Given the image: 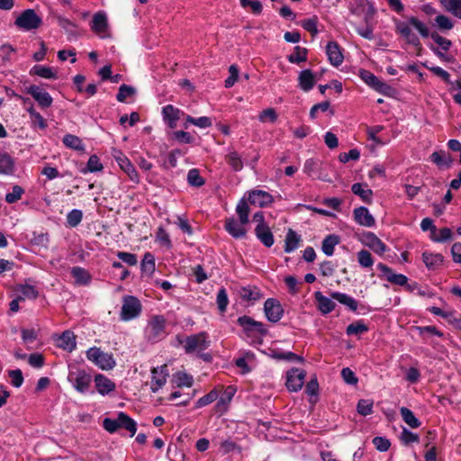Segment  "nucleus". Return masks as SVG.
<instances>
[{"label": "nucleus", "instance_id": "nucleus-1", "mask_svg": "<svg viewBox=\"0 0 461 461\" xmlns=\"http://www.w3.org/2000/svg\"><path fill=\"white\" fill-rule=\"evenodd\" d=\"M395 32L405 40L408 44L418 47L420 45L419 37L412 32V26L422 38L430 37L443 51H447L452 46L450 40L442 37L438 32H429V27L416 16L408 17L406 22L395 20Z\"/></svg>", "mask_w": 461, "mask_h": 461}, {"label": "nucleus", "instance_id": "nucleus-2", "mask_svg": "<svg viewBox=\"0 0 461 461\" xmlns=\"http://www.w3.org/2000/svg\"><path fill=\"white\" fill-rule=\"evenodd\" d=\"M104 429L109 433H115L119 429H125L133 437L137 431V423L123 411H120L116 419L105 418L103 420Z\"/></svg>", "mask_w": 461, "mask_h": 461}, {"label": "nucleus", "instance_id": "nucleus-3", "mask_svg": "<svg viewBox=\"0 0 461 461\" xmlns=\"http://www.w3.org/2000/svg\"><path fill=\"white\" fill-rule=\"evenodd\" d=\"M146 336L149 341L157 342L166 336V319L162 315L153 316L146 328Z\"/></svg>", "mask_w": 461, "mask_h": 461}, {"label": "nucleus", "instance_id": "nucleus-4", "mask_svg": "<svg viewBox=\"0 0 461 461\" xmlns=\"http://www.w3.org/2000/svg\"><path fill=\"white\" fill-rule=\"evenodd\" d=\"M68 380L78 393H85L90 388L92 376L84 369H75L69 371Z\"/></svg>", "mask_w": 461, "mask_h": 461}, {"label": "nucleus", "instance_id": "nucleus-5", "mask_svg": "<svg viewBox=\"0 0 461 461\" xmlns=\"http://www.w3.org/2000/svg\"><path fill=\"white\" fill-rule=\"evenodd\" d=\"M141 309V303L137 297L131 295L124 296L120 314L121 320L128 321L137 318L140 314Z\"/></svg>", "mask_w": 461, "mask_h": 461}, {"label": "nucleus", "instance_id": "nucleus-6", "mask_svg": "<svg viewBox=\"0 0 461 461\" xmlns=\"http://www.w3.org/2000/svg\"><path fill=\"white\" fill-rule=\"evenodd\" d=\"M210 346L208 336L205 332L190 335L184 341V348L186 354L202 352Z\"/></svg>", "mask_w": 461, "mask_h": 461}, {"label": "nucleus", "instance_id": "nucleus-7", "mask_svg": "<svg viewBox=\"0 0 461 461\" xmlns=\"http://www.w3.org/2000/svg\"><path fill=\"white\" fill-rule=\"evenodd\" d=\"M14 23L20 29L32 31L41 26V18L33 9H26L16 18Z\"/></svg>", "mask_w": 461, "mask_h": 461}, {"label": "nucleus", "instance_id": "nucleus-8", "mask_svg": "<svg viewBox=\"0 0 461 461\" xmlns=\"http://www.w3.org/2000/svg\"><path fill=\"white\" fill-rule=\"evenodd\" d=\"M430 70L450 86L449 92L457 91L453 94L452 97L454 102L461 106V80L452 81L450 79V74L440 67H433Z\"/></svg>", "mask_w": 461, "mask_h": 461}, {"label": "nucleus", "instance_id": "nucleus-9", "mask_svg": "<svg viewBox=\"0 0 461 461\" xmlns=\"http://www.w3.org/2000/svg\"><path fill=\"white\" fill-rule=\"evenodd\" d=\"M26 93L32 95L41 109L50 107L53 103L51 95L40 86L31 85L26 88Z\"/></svg>", "mask_w": 461, "mask_h": 461}, {"label": "nucleus", "instance_id": "nucleus-10", "mask_svg": "<svg viewBox=\"0 0 461 461\" xmlns=\"http://www.w3.org/2000/svg\"><path fill=\"white\" fill-rule=\"evenodd\" d=\"M237 322L243 328L244 332L248 336H250L253 333L265 335L267 332L262 322L257 321L247 315L239 317Z\"/></svg>", "mask_w": 461, "mask_h": 461}, {"label": "nucleus", "instance_id": "nucleus-11", "mask_svg": "<svg viewBox=\"0 0 461 461\" xmlns=\"http://www.w3.org/2000/svg\"><path fill=\"white\" fill-rule=\"evenodd\" d=\"M168 376L167 365L153 367L151 369L150 389L153 393L158 392L166 384Z\"/></svg>", "mask_w": 461, "mask_h": 461}, {"label": "nucleus", "instance_id": "nucleus-12", "mask_svg": "<svg viewBox=\"0 0 461 461\" xmlns=\"http://www.w3.org/2000/svg\"><path fill=\"white\" fill-rule=\"evenodd\" d=\"M264 312L269 321L277 322L282 318L284 310L279 301L269 298L264 303Z\"/></svg>", "mask_w": 461, "mask_h": 461}, {"label": "nucleus", "instance_id": "nucleus-13", "mask_svg": "<svg viewBox=\"0 0 461 461\" xmlns=\"http://www.w3.org/2000/svg\"><path fill=\"white\" fill-rule=\"evenodd\" d=\"M361 78L371 87H373L377 92L387 95L391 86L386 83L381 81L376 76L367 70L361 71Z\"/></svg>", "mask_w": 461, "mask_h": 461}, {"label": "nucleus", "instance_id": "nucleus-14", "mask_svg": "<svg viewBox=\"0 0 461 461\" xmlns=\"http://www.w3.org/2000/svg\"><path fill=\"white\" fill-rule=\"evenodd\" d=\"M305 372L298 368H293L287 372L286 386L291 392H297L303 387Z\"/></svg>", "mask_w": 461, "mask_h": 461}, {"label": "nucleus", "instance_id": "nucleus-15", "mask_svg": "<svg viewBox=\"0 0 461 461\" xmlns=\"http://www.w3.org/2000/svg\"><path fill=\"white\" fill-rule=\"evenodd\" d=\"M421 259L429 271H437L441 268L444 263V257L440 253L424 251Z\"/></svg>", "mask_w": 461, "mask_h": 461}, {"label": "nucleus", "instance_id": "nucleus-16", "mask_svg": "<svg viewBox=\"0 0 461 461\" xmlns=\"http://www.w3.org/2000/svg\"><path fill=\"white\" fill-rule=\"evenodd\" d=\"M246 223H241V221H238L234 218H228L225 221V230L226 231L231 235L235 239H242L247 235V230L244 225Z\"/></svg>", "mask_w": 461, "mask_h": 461}, {"label": "nucleus", "instance_id": "nucleus-17", "mask_svg": "<svg viewBox=\"0 0 461 461\" xmlns=\"http://www.w3.org/2000/svg\"><path fill=\"white\" fill-rule=\"evenodd\" d=\"M363 243L378 255H383L388 249L387 246L373 232L365 234Z\"/></svg>", "mask_w": 461, "mask_h": 461}, {"label": "nucleus", "instance_id": "nucleus-18", "mask_svg": "<svg viewBox=\"0 0 461 461\" xmlns=\"http://www.w3.org/2000/svg\"><path fill=\"white\" fill-rule=\"evenodd\" d=\"M249 202L256 206L265 207L273 202V196L263 190H253L249 194Z\"/></svg>", "mask_w": 461, "mask_h": 461}, {"label": "nucleus", "instance_id": "nucleus-19", "mask_svg": "<svg viewBox=\"0 0 461 461\" xmlns=\"http://www.w3.org/2000/svg\"><path fill=\"white\" fill-rule=\"evenodd\" d=\"M326 54L331 65L339 67L342 64L344 57L339 45L336 41L328 42Z\"/></svg>", "mask_w": 461, "mask_h": 461}, {"label": "nucleus", "instance_id": "nucleus-20", "mask_svg": "<svg viewBox=\"0 0 461 461\" xmlns=\"http://www.w3.org/2000/svg\"><path fill=\"white\" fill-rule=\"evenodd\" d=\"M377 268L385 276L388 282L401 286L407 285L408 277L406 276L394 274L389 267L383 263H379Z\"/></svg>", "mask_w": 461, "mask_h": 461}, {"label": "nucleus", "instance_id": "nucleus-21", "mask_svg": "<svg viewBox=\"0 0 461 461\" xmlns=\"http://www.w3.org/2000/svg\"><path fill=\"white\" fill-rule=\"evenodd\" d=\"M116 161L120 166L121 169L127 174L129 178L133 183L137 184L140 182L138 172L136 171L134 166L131 164V162L126 156H124L123 154H120V156L116 158Z\"/></svg>", "mask_w": 461, "mask_h": 461}, {"label": "nucleus", "instance_id": "nucleus-22", "mask_svg": "<svg viewBox=\"0 0 461 461\" xmlns=\"http://www.w3.org/2000/svg\"><path fill=\"white\" fill-rule=\"evenodd\" d=\"M353 214L355 221L362 226L372 227L375 224V218L369 212L368 209L364 206L356 208Z\"/></svg>", "mask_w": 461, "mask_h": 461}, {"label": "nucleus", "instance_id": "nucleus-23", "mask_svg": "<svg viewBox=\"0 0 461 461\" xmlns=\"http://www.w3.org/2000/svg\"><path fill=\"white\" fill-rule=\"evenodd\" d=\"M107 17L104 13H97L93 16L91 30L96 34L104 37L107 32Z\"/></svg>", "mask_w": 461, "mask_h": 461}, {"label": "nucleus", "instance_id": "nucleus-24", "mask_svg": "<svg viewBox=\"0 0 461 461\" xmlns=\"http://www.w3.org/2000/svg\"><path fill=\"white\" fill-rule=\"evenodd\" d=\"M255 234L262 244L270 248L275 242L274 235L268 225H257L255 228Z\"/></svg>", "mask_w": 461, "mask_h": 461}, {"label": "nucleus", "instance_id": "nucleus-25", "mask_svg": "<svg viewBox=\"0 0 461 461\" xmlns=\"http://www.w3.org/2000/svg\"><path fill=\"white\" fill-rule=\"evenodd\" d=\"M314 298L317 308L322 314H328L335 309L336 303L330 298L324 296L321 292H315Z\"/></svg>", "mask_w": 461, "mask_h": 461}, {"label": "nucleus", "instance_id": "nucleus-26", "mask_svg": "<svg viewBox=\"0 0 461 461\" xmlns=\"http://www.w3.org/2000/svg\"><path fill=\"white\" fill-rule=\"evenodd\" d=\"M95 383L97 392L102 395L108 394L115 389V384L111 379L101 374L95 375Z\"/></svg>", "mask_w": 461, "mask_h": 461}, {"label": "nucleus", "instance_id": "nucleus-27", "mask_svg": "<svg viewBox=\"0 0 461 461\" xmlns=\"http://www.w3.org/2000/svg\"><path fill=\"white\" fill-rule=\"evenodd\" d=\"M163 118L167 122L169 127L174 128L176 122L180 119V115L184 114L179 109L174 107L172 104H167L162 109Z\"/></svg>", "mask_w": 461, "mask_h": 461}, {"label": "nucleus", "instance_id": "nucleus-28", "mask_svg": "<svg viewBox=\"0 0 461 461\" xmlns=\"http://www.w3.org/2000/svg\"><path fill=\"white\" fill-rule=\"evenodd\" d=\"M299 86L305 92L310 91L315 85V76L310 69H304L299 74Z\"/></svg>", "mask_w": 461, "mask_h": 461}, {"label": "nucleus", "instance_id": "nucleus-29", "mask_svg": "<svg viewBox=\"0 0 461 461\" xmlns=\"http://www.w3.org/2000/svg\"><path fill=\"white\" fill-rule=\"evenodd\" d=\"M30 75H32V76L35 75V76H38L40 77L46 78V79H57L58 78V74H57L56 70H54L50 67H46V66H42V65L33 66L30 70Z\"/></svg>", "mask_w": 461, "mask_h": 461}, {"label": "nucleus", "instance_id": "nucleus-30", "mask_svg": "<svg viewBox=\"0 0 461 461\" xmlns=\"http://www.w3.org/2000/svg\"><path fill=\"white\" fill-rule=\"evenodd\" d=\"M239 296L248 302L258 301L261 297L260 290L256 286H243L238 290Z\"/></svg>", "mask_w": 461, "mask_h": 461}, {"label": "nucleus", "instance_id": "nucleus-31", "mask_svg": "<svg viewBox=\"0 0 461 461\" xmlns=\"http://www.w3.org/2000/svg\"><path fill=\"white\" fill-rule=\"evenodd\" d=\"M301 240V236L289 229L285 240V252L291 253L294 251L299 247Z\"/></svg>", "mask_w": 461, "mask_h": 461}, {"label": "nucleus", "instance_id": "nucleus-32", "mask_svg": "<svg viewBox=\"0 0 461 461\" xmlns=\"http://www.w3.org/2000/svg\"><path fill=\"white\" fill-rule=\"evenodd\" d=\"M351 191L354 194L358 195L365 203H371L373 192L371 189L367 188L366 185L355 183L351 186Z\"/></svg>", "mask_w": 461, "mask_h": 461}, {"label": "nucleus", "instance_id": "nucleus-33", "mask_svg": "<svg viewBox=\"0 0 461 461\" xmlns=\"http://www.w3.org/2000/svg\"><path fill=\"white\" fill-rule=\"evenodd\" d=\"M14 171V158L6 152H0V174L11 175Z\"/></svg>", "mask_w": 461, "mask_h": 461}, {"label": "nucleus", "instance_id": "nucleus-34", "mask_svg": "<svg viewBox=\"0 0 461 461\" xmlns=\"http://www.w3.org/2000/svg\"><path fill=\"white\" fill-rule=\"evenodd\" d=\"M59 347L72 351L76 348V338L72 331H64L59 339Z\"/></svg>", "mask_w": 461, "mask_h": 461}, {"label": "nucleus", "instance_id": "nucleus-35", "mask_svg": "<svg viewBox=\"0 0 461 461\" xmlns=\"http://www.w3.org/2000/svg\"><path fill=\"white\" fill-rule=\"evenodd\" d=\"M330 295L332 299H335L341 304L346 305L349 310L353 312L357 311L358 303L353 297L339 292H333Z\"/></svg>", "mask_w": 461, "mask_h": 461}, {"label": "nucleus", "instance_id": "nucleus-36", "mask_svg": "<svg viewBox=\"0 0 461 461\" xmlns=\"http://www.w3.org/2000/svg\"><path fill=\"white\" fill-rule=\"evenodd\" d=\"M340 241L338 235L330 234L322 240L321 250L327 256H331L334 253V248Z\"/></svg>", "mask_w": 461, "mask_h": 461}, {"label": "nucleus", "instance_id": "nucleus-37", "mask_svg": "<svg viewBox=\"0 0 461 461\" xmlns=\"http://www.w3.org/2000/svg\"><path fill=\"white\" fill-rule=\"evenodd\" d=\"M71 275L77 285H88L91 280V276L88 271L80 267H72Z\"/></svg>", "mask_w": 461, "mask_h": 461}, {"label": "nucleus", "instance_id": "nucleus-38", "mask_svg": "<svg viewBox=\"0 0 461 461\" xmlns=\"http://www.w3.org/2000/svg\"><path fill=\"white\" fill-rule=\"evenodd\" d=\"M63 143L64 145L71 149L77 150V151H85V145L82 142V140L73 134H66L63 137Z\"/></svg>", "mask_w": 461, "mask_h": 461}, {"label": "nucleus", "instance_id": "nucleus-39", "mask_svg": "<svg viewBox=\"0 0 461 461\" xmlns=\"http://www.w3.org/2000/svg\"><path fill=\"white\" fill-rule=\"evenodd\" d=\"M400 413L403 421L408 424L411 428L416 429L420 426V421L415 417L414 413L407 407H402Z\"/></svg>", "mask_w": 461, "mask_h": 461}, {"label": "nucleus", "instance_id": "nucleus-40", "mask_svg": "<svg viewBox=\"0 0 461 461\" xmlns=\"http://www.w3.org/2000/svg\"><path fill=\"white\" fill-rule=\"evenodd\" d=\"M225 159L234 171H240L243 168V161L237 151H231L226 155Z\"/></svg>", "mask_w": 461, "mask_h": 461}, {"label": "nucleus", "instance_id": "nucleus-41", "mask_svg": "<svg viewBox=\"0 0 461 461\" xmlns=\"http://www.w3.org/2000/svg\"><path fill=\"white\" fill-rule=\"evenodd\" d=\"M95 365L104 370H110L114 367L115 360L111 354L103 351Z\"/></svg>", "mask_w": 461, "mask_h": 461}, {"label": "nucleus", "instance_id": "nucleus-42", "mask_svg": "<svg viewBox=\"0 0 461 461\" xmlns=\"http://www.w3.org/2000/svg\"><path fill=\"white\" fill-rule=\"evenodd\" d=\"M368 330L367 325L364 323L363 321H357L352 323H350L346 330V333L348 336L352 335H360Z\"/></svg>", "mask_w": 461, "mask_h": 461}, {"label": "nucleus", "instance_id": "nucleus-43", "mask_svg": "<svg viewBox=\"0 0 461 461\" xmlns=\"http://www.w3.org/2000/svg\"><path fill=\"white\" fill-rule=\"evenodd\" d=\"M287 59L291 63H301L307 59V50L300 46H296L292 54L287 57Z\"/></svg>", "mask_w": 461, "mask_h": 461}, {"label": "nucleus", "instance_id": "nucleus-44", "mask_svg": "<svg viewBox=\"0 0 461 461\" xmlns=\"http://www.w3.org/2000/svg\"><path fill=\"white\" fill-rule=\"evenodd\" d=\"M57 22L59 25L69 35H77V25L75 23L71 22L70 20L61 16V15H55Z\"/></svg>", "mask_w": 461, "mask_h": 461}, {"label": "nucleus", "instance_id": "nucleus-45", "mask_svg": "<svg viewBox=\"0 0 461 461\" xmlns=\"http://www.w3.org/2000/svg\"><path fill=\"white\" fill-rule=\"evenodd\" d=\"M236 212L241 223L249 222V207L245 199H241L236 207Z\"/></svg>", "mask_w": 461, "mask_h": 461}, {"label": "nucleus", "instance_id": "nucleus-46", "mask_svg": "<svg viewBox=\"0 0 461 461\" xmlns=\"http://www.w3.org/2000/svg\"><path fill=\"white\" fill-rule=\"evenodd\" d=\"M441 4L447 11L461 18V0H441Z\"/></svg>", "mask_w": 461, "mask_h": 461}, {"label": "nucleus", "instance_id": "nucleus-47", "mask_svg": "<svg viewBox=\"0 0 461 461\" xmlns=\"http://www.w3.org/2000/svg\"><path fill=\"white\" fill-rule=\"evenodd\" d=\"M135 95H136V89L134 87L123 84L119 87V92L116 95V99L120 103H124V102H126V99L128 97H132Z\"/></svg>", "mask_w": 461, "mask_h": 461}, {"label": "nucleus", "instance_id": "nucleus-48", "mask_svg": "<svg viewBox=\"0 0 461 461\" xmlns=\"http://www.w3.org/2000/svg\"><path fill=\"white\" fill-rule=\"evenodd\" d=\"M187 182L190 185L200 187L204 185L205 181L201 176L200 172L196 168H192L187 173Z\"/></svg>", "mask_w": 461, "mask_h": 461}, {"label": "nucleus", "instance_id": "nucleus-49", "mask_svg": "<svg viewBox=\"0 0 461 461\" xmlns=\"http://www.w3.org/2000/svg\"><path fill=\"white\" fill-rule=\"evenodd\" d=\"M141 270L147 275H151L155 271V258L151 253H146L141 262Z\"/></svg>", "mask_w": 461, "mask_h": 461}, {"label": "nucleus", "instance_id": "nucleus-50", "mask_svg": "<svg viewBox=\"0 0 461 461\" xmlns=\"http://www.w3.org/2000/svg\"><path fill=\"white\" fill-rule=\"evenodd\" d=\"M452 238H453V232L451 230V229H449L447 227L439 229L438 235L437 233L435 235H430L431 240H433L434 242H439V243L450 240H452Z\"/></svg>", "mask_w": 461, "mask_h": 461}, {"label": "nucleus", "instance_id": "nucleus-51", "mask_svg": "<svg viewBox=\"0 0 461 461\" xmlns=\"http://www.w3.org/2000/svg\"><path fill=\"white\" fill-rule=\"evenodd\" d=\"M20 295L18 296L22 301L25 299H35L38 296V292L34 286L25 285H22L19 289Z\"/></svg>", "mask_w": 461, "mask_h": 461}, {"label": "nucleus", "instance_id": "nucleus-52", "mask_svg": "<svg viewBox=\"0 0 461 461\" xmlns=\"http://www.w3.org/2000/svg\"><path fill=\"white\" fill-rule=\"evenodd\" d=\"M357 261L362 267H371L374 265L371 253L366 249L357 252Z\"/></svg>", "mask_w": 461, "mask_h": 461}, {"label": "nucleus", "instance_id": "nucleus-53", "mask_svg": "<svg viewBox=\"0 0 461 461\" xmlns=\"http://www.w3.org/2000/svg\"><path fill=\"white\" fill-rule=\"evenodd\" d=\"M357 412L362 416H367L373 412V401L361 399L357 402Z\"/></svg>", "mask_w": 461, "mask_h": 461}, {"label": "nucleus", "instance_id": "nucleus-54", "mask_svg": "<svg viewBox=\"0 0 461 461\" xmlns=\"http://www.w3.org/2000/svg\"><path fill=\"white\" fill-rule=\"evenodd\" d=\"M216 303H217L219 311L221 313L225 312L228 303H229L228 294H227L225 288H221L219 290V292L217 294Z\"/></svg>", "mask_w": 461, "mask_h": 461}, {"label": "nucleus", "instance_id": "nucleus-55", "mask_svg": "<svg viewBox=\"0 0 461 461\" xmlns=\"http://www.w3.org/2000/svg\"><path fill=\"white\" fill-rule=\"evenodd\" d=\"M82 218V211L74 209L68 213L67 222L70 227H77L81 222Z\"/></svg>", "mask_w": 461, "mask_h": 461}, {"label": "nucleus", "instance_id": "nucleus-56", "mask_svg": "<svg viewBox=\"0 0 461 461\" xmlns=\"http://www.w3.org/2000/svg\"><path fill=\"white\" fill-rule=\"evenodd\" d=\"M317 24L318 18L316 16L302 21V27L312 36H315L318 33Z\"/></svg>", "mask_w": 461, "mask_h": 461}, {"label": "nucleus", "instance_id": "nucleus-57", "mask_svg": "<svg viewBox=\"0 0 461 461\" xmlns=\"http://www.w3.org/2000/svg\"><path fill=\"white\" fill-rule=\"evenodd\" d=\"M218 398V393L215 390L211 391L206 395L199 398L197 402H195V408H201L203 406H206L214 401H216Z\"/></svg>", "mask_w": 461, "mask_h": 461}, {"label": "nucleus", "instance_id": "nucleus-58", "mask_svg": "<svg viewBox=\"0 0 461 461\" xmlns=\"http://www.w3.org/2000/svg\"><path fill=\"white\" fill-rule=\"evenodd\" d=\"M23 189L20 185H14L12 192L5 194V202L8 203H14L21 199L23 194Z\"/></svg>", "mask_w": 461, "mask_h": 461}, {"label": "nucleus", "instance_id": "nucleus-59", "mask_svg": "<svg viewBox=\"0 0 461 461\" xmlns=\"http://www.w3.org/2000/svg\"><path fill=\"white\" fill-rule=\"evenodd\" d=\"M436 25L439 30L449 31L454 27L452 21L446 15L440 14L435 18Z\"/></svg>", "mask_w": 461, "mask_h": 461}, {"label": "nucleus", "instance_id": "nucleus-60", "mask_svg": "<svg viewBox=\"0 0 461 461\" xmlns=\"http://www.w3.org/2000/svg\"><path fill=\"white\" fill-rule=\"evenodd\" d=\"M186 122H190L199 128H207L212 125V121L207 116H202L199 118H194L190 115L186 116Z\"/></svg>", "mask_w": 461, "mask_h": 461}, {"label": "nucleus", "instance_id": "nucleus-61", "mask_svg": "<svg viewBox=\"0 0 461 461\" xmlns=\"http://www.w3.org/2000/svg\"><path fill=\"white\" fill-rule=\"evenodd\" d=\"M429 158L438 166L449 165L451 162L450 157L447 156L444 152L435 151L430 155Z\"/></svg>", "mask_w": 461, "mask_h": 461}, {"label": "nucleus", "instance_id": "nucleus-62", "mask_svg": "<svg viewBox=\"0 0 461 461\" xmlns=\"http://www.w3.org/2000/svg\"><path fill=\"white\" fill-rule=\"evenodd\" d=\"M175 377L178 387H191L193 384V377L185 373L178 372L176 374Z\"/></svg>", "mask_w": 461, "mask_h": 461}, {"label": "nucleus", "instance_id": "nucleus-63", "mask_svg": "<svg viewBox=\"0 0 461 461\" xmlns=\"http://www.w3.org/2000/svg\"><path fill=\"white\" fill-rule=\"evenodd\" d=\"M240 5L243 8H250L251 12L255 14H259L262 12V5L258 0H240Z\"/></svg>", "mask_w": 461, "mask_h": 461}, {"label": "nucleus", "instance_id": "nucleus-64", "mask_svg": "<svg viewBox=\"0 0 461 461\" xmlns=\"http://www.w3.org/2000/svg\"><path fill=\"white\" fill-rule=\"evenodd\" d=\"M103 169V165L96 155H92L86 164V171L98 172Z\"/></svg>", "mask_w": 461, "mask_h": 461}]
</instances>
